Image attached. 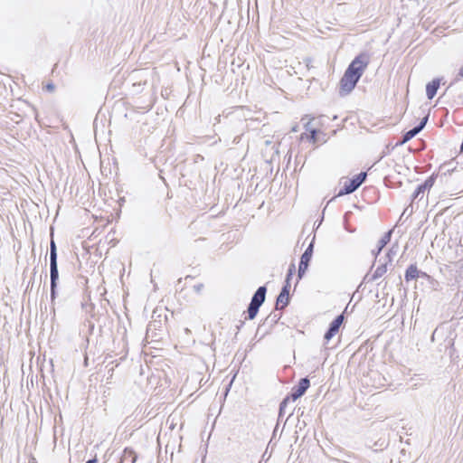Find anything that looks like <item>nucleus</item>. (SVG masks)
Returning <instances> with one entry per match:
<instances>
[{"label":"nucleus","mask_w":463,"mask_h":463,"mask_svg":"<svg viewBox=\"0 0 463 463\" xmlns=\"http://www.w3.org/2000/svg\"><path fill=\"white\" fill-rule=\"evenodd\" d=\"M370 61L368 53L361 52L350 62L339 81V95L351 93L363 76Z\"/></svg>","instance_id":"f257e3e1"},{"label":"nucleus","mask_w":463,"mask_h":463,"mask_svg":"<svg viewBox=\"0 0 463 463\" xmlns=\"http://www.w3.org/2000/svg\"><path fill=\"white\" fill-rule=\"evenodd\" d=\"M266 286H260L257 288L248 306L247 317H245V319L252 320L257 317L260 307L262 306L266 299Z\"/></svg>","instance_id":"f03ea898"},{"label":"nucleus","mask_w":463,"mask_h":463,"mask_svg":"<svg viewBox=\"0 0 463 463\" xmlns=\"http://www.w3.org/2000/svg\"><path fill=\"white\" fill-rule=\"evenodd\" d=\"M366 177V172H360L349 180L345 181L344 185L338 191L337 196L353 194L365 182Z\"/></svg>","instance_id":"7ed1b4c3"},{"label":"nucleus","mask_w":463,"mask_h":463,"mask_svg":"<svg viewBox=\"0 0 463 463\" xmlns=\"http://www.w3.org/2000/svg\"><path fill=\"white\" fill-rule=\"evenodd\" d=\"M314 243L315 242L313 240L300 257V260L298 263V279H301L304 277L306 271L308 269L310 260L313 256Z\"/></svg>","instance_id":"20e7f679"},{"label":"nucleus","mask_w":463,"mask_h":463,"mask_svg":"<svg viewBox=\"0 0 463 463\" xmlns=\"http://www.w3.org/2000/svg\"><path fill=\"white\" fill-rule=\"evenodd\" d=\"M310 386V381L308 377L301 378L298 384L294 385L291 392L287 395L291 401H297L301 398Z\"/></svg>","instance_id":"39448f33"},{"label":"nucleus","mask_w":463,"mask_h":463,"mask_svg":"<svg viewBox=\"0 0 463 463\" xmlns=\"http://www.w3.org/2000/svg\"><path fill=\"white\" fill-rule=\"evenodd\" d=\"M281 317L282 313L275 309L264 319L263 323L259 326L257 332L264 329L263 335L269 334L274 326L278 324Z\"/></svg>","instance_id":"423d86ee"},{"label":"nucleus","mask_w":463,"mask_h":463,"mask_svg":"<svg viewBox=\"0 0 463 463\" xmlns=\"http://www.w3.org/2000/svg\"><path fill=\"white\" fill-rule=\"evenodd\" d=\"M436 179L437 175L432 174L423 183L419 184L411 196V202H414L415 200H421L425 191L430 190L433 186Z\"/></svg>","instance_id":"0eeeda50"},{"label":"nucleus","mask_w":463,"mask_h":463,"mask_svg":"<svg viewBox=\"0 0 463 463\" xmlns=\"http://www.w3.org/2000/svg\"><path fill=\"white\" fill-rule=\"evenodd\" d=\"M50 279H51V285H50V297H51V302L52 304H54V301L58 295V281H59V269H58V262H55V264L50 265Z\"/></svg>","instance_id":"6e6552de"},{"label":"nucleus","mask_w":463,"mask_h":463,"mask_svg":"<svg viewBox=\"0 0 463 463\" xmlns=\"http://www.w3.org/2000/svg\"><path fill=\"white\" fill-rule=\"evenodd\" d=\"M345 321V313H341L336 316L329 324L327 330L324 335V339L328 342L331 340L339 331V328Z\"/></svg>","instance_id":"1a4fd4ad"},{"label":"nucleus","mask_w":463,"mask_h":463,"mask_svg":"<svg viewBox=\"0 0 463 463\" xmlns=\"http://www.w3.org/2000/svg\"><path fill=\"white\" fill-rule=\"evenodd\" d=\"M290 285L283 284L279 294L276 298V310H282L288 307L290 303Z\"/></svg>","instance_id":"9d476101"},{"label":"nucleus","mask_w":463,"mask_h":463,"mask_svg":"<svg viewBox=\"0 0 463 463\" xmlns=\"http://www.w3.org/2000/svg\"><path fill=\"white\" fill-rule=\"evenodd\" d=\"M387 265H388L387 261L381 263L376 268V269L374 270L373 275L370 276L369 274H366L364 277L363 282L369 283V282L374 281V280L378 279L379 278H381L382 276H383L387 272Z\"/></svg>","instance_id":"9b49d317"},{"label":"nucleus","mask_w":463,"mask_h":463,"mask_svg":"<svg viewBox=\"0 0 463 463\" xmlns=\"http://www.w3.org/2000/svg\"><path fill=\"white\" fill-rule=\"evenodd\" d=\"M440 78H434L431 81L426 84V96L429 99H432L440 86Z\"/></svg>","instance_id":"f8f14e48"},{"label":"nucleus","mask_w":463,"mask_h":463,"mask_svg":"<svg viewBox=\"0 0 463 463\" xmlns=\"http://www.w3.org/2000/svg\"><path fill=\"white\" fill-rule=\"evenodd\" d=\"M392 230L386 232L383 237L379 240L377 248L372 250V254L374 255L375 259L381 253L383 249L391 241Z\"/></svg>","instance_id":"ddd939ff"},{"label":"nucleus","mask_w":463,"mask_h":463,"mask_svg":"<svg viewBox=\"0 0 463 463\" xmlns=\"http://www.w3.org/2000/svg\"><path fill=\"white\" fill-rule=\"evenodd\" d=\"M137 458V456L135 451L131 449L126 448L118 463H136Z\"/></svg>","instance_id":"4468645a"},{"label":"nucleus","mask_w":463,"mask_h":463,"mask_svg":"<svg viewBox=\"0 0 463 463\" xmlns=\"http://www.w3.org/2000/svg\"><path fill=\"white\" fill-rule=\"evenodd\" d=\"M417 279H419V269L416 264H411L405 270L404 279L409 282Z\"/></svg>","instance_id":"2eb2a0df"},{"label":"nucleus","mask_w":463,"mask_h":463,"mask_svg":"<svg viewBox=\"0 0 463 463\" xmlns=\"http://www.w3.org/2000/svg\"><path fill=\"white\" fill-rule=\"evenodd\" d=\"M420 133L418 128L416 127H413L411 129L404 132L402 136L401 140H399L396 143V146H402L403 144L409 142L411 139H412L415 136H417Z\"/></svg>","instance_id":"dca6fc26"},{"label":"nucleus","mask_w":463,"mask_h":463,"mask_svg":"<svg viewBox=\"0 0 463 463\" xmlns=\"http://www.w3.org/2000/svg\"><path fill=\"white\" fill-rule=\"evenodd\" d=\"M289 401H290L289 397L286 396L280 402L279 408L278 423L281 420L283 415L285 414V409L288 406V403L289 402Z\"/></svg>","instance_id":"f3484780"},{"label":"nucleus","mask_w":463,"mask_h":463,"mask_svg":"<svg viewBox=\"0 0 463 463\" xmlns=\"http://www.w3.org/2000/svg\"><path fill=\"white\" fill-rule=\"evenodd\" d=\"M296 272V267L294 263H291L288 267L284 284L290 285L293 275Z\"/></svg>","instance_id":"a211bd4d"},{"label":"nucleus","mask_w":463,"mask_h":463,"mask_svg":"<svg viewBox=\"0 0 463 463\" xmlns=\"http://www.w3.org/2000/svg\"><path fill=\"white\" fill-rule=\"evenodd\" d=\"M331 460L335 463H358L357 459L351 455H347L346 458H345V459L332 458Z\"/></svg>","instance_id":"6ab92c4d"},{"label":"nucleus","mask_w":463,"mask_h":463,"mask_svg":"<svg viewBox=\"0 0 463 463\" xmlns=\"http://www.w3.org/2000/svg\"><path fill=\"white\" fill-rule=\"evenodd\" d=\"M317 133L318 129L317 128L309 129V134L307 136V140L313 144H316L317 141Z\"/></svg>","instance_id":"aec40b11"},{"label":"nucleus","mask_w":463,"mask_h":463,"mask_svg":"<svg viewBox=\"0 0 463 463\" xmlns=\"http://www.w3.org/2000/svg\"><path fill=\"white\" fill-rule=\"evenodd\" d=\"M453 164V159L449 161V162H446L444 163L443 165H440L439 167V170H444V174L446 175L447 173L450 174L452 173L454 170H455V167H450V165Z\"/></svg>","instance_id":"412c9836"},{"label":"nucleus","mask_w":463,"mask_h":463,"mask_svg":"<svg viewBox=\"0 0 463 463\" xmlns=\"http://www.w3.org/2000/svg\"><path fill=\"white\" fill-rule=\"evenodd\" d=\"M397 253V250L394 249V246H392V248H390L387 251V253L385 254V261L388 262H391L392 260V258L393 256H395Z\"/></svg>","instance_id":"4be33fe9"},{"label":"nucleus","mask_w":463,"mask_h":463,"mask_svg":"<svg viewBox=\"0 0 463 463\" xmlns=\"http://www.w3.org/2000/svg\"><path fill=\"white\" fill-rule=\"evenodd\" d=\"M428 120H429V115L423 117L420 119V121L419 122V124L415 126L420 132L425 128V126L427 125Z\"/></svg>","instance_id":"5701e85b"},{"label":"nucleus","mask_w":463,"mask_h":463,"mask_svg":"<svg viewBox=\"0 0 463 463\" xmlns=\"http://www.w3.org/2000/svg\"><path fill=\"white\" fill-rule=\"evenodd\" d=\"M420 279H426V280H428V281H430V280H432V279H432V277H431V276H430L429 274H427L425 271H422V270H420V269H419V279H420Z\"/></svg>","instance_id":"b1692460"},{"label":"nucleus","mask_w":463,"mask_h":463,"mask_svg":"<svg viewBox=\"0 0 463 463\" xmlns=\"http://www.w3.org/2000/svg\"><path fill=\"white\" fill-rule=\"evenodd\" d=\"M57 258H58L57 252H50V265L51 264L53 265V264H55V262H58Z\"/></svg>","instance_id":"393cba45"},{"label":"nucleus","mask_w":463,"mask_h":463,"mask_svg":"<svg viewBox=\"0 0 463 463\" xmlns=\"http://www.w3.org/2000/svg\"><path fill=\"white\" fill-rule=\"evenodd\" d=\"M50 252H57V246L52 238L51 239L50 241Z\"/></svg>","instance_id":"a878e982"},{"label":"nucleus","mask_w":463,"mask_h":463,"mask_svg":"<svg viewBox=\"0 0 463 463\" xmlns=\"http://www.w3.org/2000/svg\"><path fill=\"white\" fill-rule=\"evenodd\" d=\"M44 89H45L47 91H50V92H51V91H53V90H55V85H54V83H53V82L50 81V82H48V83L45 85Z\"/></svg>","instance_id":"bb28decb"},{"label":"nucleus","mask_w":463,"mask_h":463,"mask_svg":"<svg viewBox=\"0 0 463 463\" xmlns=\"http://www.w3.org/2000/svg\"><path fill=\"white\" fill-rule=\"evenodd\" d=\"M203 288V284L199 283L194 286V289L196 293H200L202 289Z\"/></svg>","instance_id":"cd10ccee"},{"label":"nucleus","mask_w":463,"mask_h":463,"mask_svg":"<svg viewBox=\"0 0 463 463\" xmlns=\"http://www.w3.org/2000/svg\"><path fill=\"white\" fill-rule=\"evenodd\" d=\"M85 463H98L97 454H95L92 458L87 460Z\"/></svg>","instance_id":"c85d7f7f"},{"label":"nucleus","mask_w":463,"mask_h":463,"mask_svg":"<svg viewBox=\"0 0 463 463\" xmlns=\"http://www.w3.org/2000/svg\"><path fill=\"white\" fill-rule=\"evenodd\" d=\"M156 323H157L156 320L153 321V322H150L148 326H147V331H149L151 329L152 326H154L156 328Z\"/></svg>","instance_id":"c756f323"},{"label":"nucleus","mask_w":463,"mask_h":463,"mask_svg":"<svg viewBox=\"0 0 463 463\" xmlns=\"http://www.w3.org/2000/svg\"><path fill=\"white\" fill-rule=\"evenodd\" d=\"M88 307V305H87V304H86V305L82 304V307ZM89 307H90L91 309H93V308H94V305H93V304H90V305H89Z\"/></svg>","instance_id":"7c9ffc66"},{"label":"nucleus","mask_w":463,"mask_h":463,"mask_svg":"<svg viewBox=\"0 0 463 463\" xmlns=\"http://www.w3.org/2000/svg\"><path fill=\"white\" fill-rule=\"evenodd\" d=\"M458 75L463 78V66L459 69Z\"/></svg>","instance_id":"2f4dec72"},{"label":"nucleus","mask_w":463,"mask_h":463,"mask_svg":"<svg viewBox=\"0 0 463 463\" xmlns=\"http://www.w3.org/2000/svg\"><path fill=\"white\" fill-rule=\"evenodd\" d=\"M244 322L243 321H240V325L237 326L238 329H240L242 326H243Z\"/></svg>","instance_id":"473e14b6"},{"label":"nucleus","mask_w":463,"mask_h":463,"mask_svg":"<svg viewBox=\"0 0 463 463\" xmlns=\"http://www.w3.org/2000/svg\"><path fill=\"white\" fill-rule=\"evenodd\" d=\"M151 108H152V105H149V106L147 107V109H146V110H147V111H148V110H150V109H151Z\"/></svg>","instance_id":"72a5a7b5"},{"label":"nucleus","mask_w":463,"mask_h":463,"mask_svg":"<svg viewBox=\"0 0 463 463\" xmlns=\"http://www.w3.org/2000/svg\"><path fill=\"white\" fill-rule=\"evenodd\" d=\"M202 463H204L203 461Z\"/></svg>","instance_id":"f704fd0d"}]
</instances>
